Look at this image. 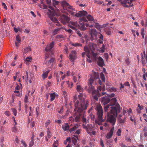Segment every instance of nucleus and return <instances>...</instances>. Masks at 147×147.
Masks as SVG:
<instances>
[{"mask_svg":"<svg viewBox=\"0 0 147 147\" xmlns=\"http://www.w3.org/2000/svg\"><path fill=\"white\" fill-rule=\"evenodd\" d=\"M73 102L74 103L75 109L74 111L76 112L74 115L75 117L74 118L72 117H69L70 120H73L77 122H80L82 116L81 113L84 110H86L88 105V101L86 102L84 100L81 101V103H80V101L78 100L75 96H74L73 99Z\"/></svg>","mask_w":147,"mask_h":147,"instance_id":"nucleus-1","label":"nucleus"},{"mask_svg":"<svg viewBox=\"0 0 147 147\" xmlns=\"http://www.w3.org/2000/svg\"><path fill=\"white\" fill-rule=\"evenodd\" d=\"M111 112H107V121L110 122L113 126L114 125L116 121V117L117 113L121 112L120 106L119 104L115 106L111 107Z\"/></svg>","mask_w":147,"mask_h":147,"instance_id":"nucleus-2","label":"nucleus"},{"mask_svg":"<svg viewBox=\"0 0 147 147\" xmlns=\"http://www.w3.org/2000/svg\"><path fill=\"white\" fill-rule=\"evenodd\" d=\"M61 4L63 9L65 10H66L70 13L71 15L75 16L76 17H80L83 16H86L88 14L86 11L83 10L80 11L78 13H75L73 11H75V9L73 7L65 1H62L61 2Z\"/></svg>","mask_w":147,"mask_h":147,"instance_id":"nucleus-3","label":"nucleus"},{"mask_svg":"<svg viewBox=\"0 0 147 147\" xmlns=\"http://www.w3.org/2000/svg\"><path fill=\"white\" fill-rule=\"evenodd\" d=\"M49 8L51 9H48L47 14L51 20L56 23V25L59 26L60 25L58 21L57 18L54 17L56 15L58 16L59 14V10L58 9H54V8L51 6H49Z\"/></svg>","mask_w":147,"mask_h":147,"instance_id":"nucleus-4","label":"nucleus"},{"mask_svg":"<svg viewBox=\"0 0 147 147\" xmlns=\"http://www.w3.org/2000/svg\"><path fill=\"white\" fill-rule=\"evenodd\" d=\"M95 109L97 111L96 114L98 119H95V122L99 125H101V123L104 121L102 118L103 111L102 107L100 105H97L96 106Z\"/></svg>","mask_w":147,"mask_h":147,"instance_id":"nucleus-5","label":"nucleus"},{"mask_svg":"<svg viewBox=\"0 0 147 147\" xmlns=\"http://www.w3.org/2000/svg\"><path fill=\"white\" fill-rule=\"evenodd\" d=\"M76 89L77 92H79L80 94L78 96L79 99L80 100V103H81V101L83 100H84L86 102L88 101L84 99V97H85L86 96L83 93L84 89L80 85H78L76 86Z\"/></svg>","mask_w":147,"mask_h":147,"instance_id":"nucleus-6","label":"nucleus"},{"mask_svg":"<svg viewBox=\"0 0 147 147\" xmlns=\"http://www.w3.org/2000/svg\"><path fill=\"white\" fill-rule=\"evenodd\" d=\"M93 82L94 79L92 78V76H91L90 77L88 83L89 88L88 89V92L89 93H92L93 95L97 92V91L94 89V87L92 86Z\"/></svg>","mask_w":147,"mask_h":147,"instance_id":"nucleus-7","label":"nucleus"},{"mask_svg":"<svg viewBox=\"0 0 147 147\" xmlns=\"http://www.w3.org/2000/svg\"><path fill=\"white\" fill-rule=\"evenodd\" d=\"M55 45V42L54 41H52L50 44L48 45L45 49V51L46 52H50L51 55L50 56H53L54 53L53 52V48Z\"/></svg>","mask_w":147,"mask_h":147,"instance_id":"nucleus-8","label":"nucleus"},{"mask_svg":"<svg viewBox=\"0 0 147 147\" xmlns=\"http://www.w3.org/2000/svg\"><path fill=\"white\" fill-rule=\"evenodd\" d=\"M144 56H143V54L141 53V61L142 65L143 66H146L147 67V51H146V53L145 54V51H144Z\"/></svg>","mask_w":147,"mask_h":147,"instance_id":"nucleus-9","label":"nucleus"},{"mask_svg":"<svg viewBox=\"0 0 147 147\" xmlns=\"http://www.w3.org/2000/svg\"><path fill=\"white\" fill-rule=\"evenodd\" d=\"M110 98L109 94H106L105 96L102 97L101 99V101L102 104L105 105L109 103L110 101Z\"/></svg>","mask_w":147,"mask_h":147,"instance_id":"nucleus-10","label":"nucleus"},{"mask_svg":"<svg viewBox=\"0 0 147 147\" xmlns=\"http://www.w3.org/2000/svg\"><path fill=\"white\" fill-rule=\"evenodd\" d=\"M70 20L69 17L64 15L61 16L60 18V21L64 24H66Z\"/></svg>","mask_w":147,"mask_h":147,"instance_id":"nucleus-11","label":"nucleus"},{"mask_svg":"<svg viewBox=\"0 0 147 147\" xmlns=\"http://www.w3.org/2000/svg\"><path fill=\"white\" fill-rule=\"evenodd\" d=\"M90 33L91 35L90 39L92 41H93L97 36V32L96 29H91Z\"/></svg>","mask_w":147,"mask_h":147,"instance_id":"nucleus-12","label":"nucleus"},{"mask_svg":"<svg viewBox=\"0 0 147 147\" xmlns=\"http://www.w3.org/2000/svg\"><path fill=\"white\" fill-rule=\"evenodd\" d=\"M78 23L77 22L70 21V24H69L68 26L71 28L73 30L77 29L78 26Z\"/></svg>","mask_w":147,"mask_h":147,"instance_id":"nucleus-13","label":"nucleus"},{"mask_svg":"<svg viewBox=\"0 0 147 147\" xmlns=\"http://www.w3.org/2000/svg\"><path fill=\"white\" fill-rule=\"evenodd\" d=\"M132 2H130L126 0L123 1L122 5L124 7H132L133 6V4H132Z\"/></svg>","mask_w":147,"mask_h":147,"instance_id":"nucleus-14","label":"nucleus"},{"mask_svg":"<svg viewBox=\"0 0 147 147\" xmlns=\"http://www.w3.org/2000/svg\"><path fill=\"white\" fill-rule=\"evenodd\" d=\"M71 54L69 55V59L71 61H74L76 58V52L75 50L71 51Z\"/></svg>","mask_w":147,"mask_h":147,"instance_id":"nucleus-15","label":"nucleus"},{"mask_svg":"<svg viewBox=\"0 0 147 147\" xmlns=\"http://www.w3.org/2000/svg\"><path fill=\"white\" fill-rule=\"evenodd\" d=\"M55 58L53 57L51 58L49 60H45L44 63L47 66H49L51 64L52 65L53 63L55 62Z\"/></svg>","mask_w":147,"mask_h":147,"instance_id":"nucleus-16","label":"nucleus"},{"mask_svg":"<svg viewBox=\"0 0 147 147\" xmlns=\"http://www.w3.org/2000/svg\"><path fill=\"white\" fill-rule=\"evenodd\" d=\"M92 78L94 79V81L96 79H98V83L100 85L102 84V82L99 78V74L98 73H96L95 72L92 76Z\"/></svg>","mask_w":147,"mask_h":147,"instance_id":"nucleus-17","label":"nucleus"},{"mask_svg":"<svg viewBox=\"0 0 147 147\" xmlns=\"http://www.w3.org/2000/svg\"><path fill=\"white\" fill-rule=\"evenodd\" d=\"M114 129V127L113 126L110 129L109 132L107 134L106 136V138L107 139H110L112 136L113 133Z\"/></svg>","mask_w":147,"mask_h":147,"instance_id":"nucleus-18","label":"nucleus"},{"mask_svg":"<svg viewBox=\"0 0 147 147\" xmlns=\"http://www.w3.org/2000/svg\"><path fill=\"white\" fill-rule=\"evenodd\" d=\"M98 64L100 66H102L104 65V61L103 59L100 57H99L98 59Z\"/></svg>","mask_w":147,"mask_h":147,"instance_id":"nucleus-19","label":"nucleus"},{"mask_svg":"<svg viewBox=\"0 0 147 147\" xmlns=\"http://www.w3.org/2000/svg\"><path fill=\"white\" fill-rule=\"evenodd\" d=\"M110 105L111 106H115L118 103H116L117 102V100L116 98H113L111 99Z\"/></svg>","mask_w":147,"mask_h":147,"instance_id":"nucleus-20","label":"nucleus"},{"mask_svg":"<svg viewBox=\"0 0 147 147\" xmlns=\"http://www.w3.org/2000/svg\"><path fill=\"white\" fill-rule=\"evenodd\" d=\"M85 24L84 23H81L78 24V28L80 29L81 30H85L86 29V27H85Z\"/></svg>","mask_w":147,"mask_h":147,"instance_id":"nucleus-21","label":"nucleus"},{"mask_svg":"<svg viewBox=\"0 0 147 147\" xmlns=\"http://www.w3.org/2000/svg\"><path fill=\"white\" fill-rule=\"evenodd\" d=\"M84 50L85 52L87 53L86 56L89 59H90V51L87 46H85L84 48Z\"/></svg>","mask_w":147,"mask_h":147,"instance_id":"nucleus-22","label":"nucleus"},{"mask_svg":"<svg viewBox=\"0 0 147 147\" xmlns=\"http://www.w3.org/2000/svg\"><path fill=\"white\" fill-rule=\"evenodd\" d=\"M79 127V125L78 124L76 123L74 124L73 127L70 129L69 130V131L70 133L73 132L74 131L76 130V129L78 128Z\"/></svg>","mask_w":147,"mask_h":147,"instance_id":"nucleus-23","label":"nucleus"},{"mask_svg":"<svg viewBox=\"0 0 147 147\" xmlns=\"http://www.w3.org/2000/svg\"><path fill=\"white\" fill-rule=\"evenodd\" d=\"M69 126L67 123H65L62 125V128L64 131L69 130Z\"/></svg>","mask_w":147,"mask_h":147,"instance_id":"nucleus-24","label":"nucleus"},{"mask_svg":"<svg viewBox=\"0 0 147 147\" xmlns=\"http://www.w3.org/2000/svg\"><path fill=\"white\" fill-rule=\"evenodd\" d=\"M63 74V73L61 71L60 72H55L54 73L55 76L56 78L59 79L60 78V75H62Z\"/></svg>","mask_w":147,"mask_h":147,"instance_id":"nucleus-25","label":"nucleus"},{"mask_svg":"<svg viewBox=\"0 0 147 147\" xmlns=\"http://www.w3.org/2000/svg\"><path fill=\"white\" fill-rule=\"evenodd\" d=\"M16 41L15 42L16 46L18 47L19 46V43L21 41V38L19 35H18L16 36Z\"/></svg>","mask_w":147,"mask_h":147,"instance_id":"nucleus-26","label":"nucleus"},{"mask_svg":"<svg viewBox=\"0 0 147 147\" xmlns=\"http://www.w3.org/2000/svg\"><path fill=\"white\" fill-rule=\"evenodd\" d=\"M126 117L125 116H124L122 118H118V121L120 123H124L125 121Z\"/></svg>","mask_w":147,"mask_h":147,"instance_id":"nucleus-27","label":"nucleus"},{"mask_svg":"<svg viewBox=\"0 0 147 147\" xmlns=\"http://www.w3.org/2000/svg\"><path fill=\"white\" fill-rule=\"evenodd\" d=\"M34 134H33L32 135V136L31 137V141H30V143H29V146L30 147H31L34 145Z\"/></svg>","mask_w":147,"mask_h":147,"instance_id":"nucleus-28","label":"nucleus"},{"mask_svg":"<svg viewBox=\"0 0 147 147\" xmlns=\"http://www.w3.org/2000/svg\"><path fill=\"white\" fill-rule=\"evenodd\" d=\"M96 45L95 44L92 43L90 44L89 45V48L90 50L92 51H94L95 49Z\"/></svg>","mask_w":147,"mask_h":147,"instance_id":"nucleus-29","label":"nucleus"},{"mask_svg":"<svg viewBox=\"0 0 147 147\" xmlns=\"http://www.w3.org/2000/svg\"><path fill=\"white\" fill-rule=\"evenodd\" d=\"M72 104V102H70V103H69V105H67V103L66 102V103L65 104V106L66 107V108H67V112H68V113H69V110L70 109H71L72 108V107L71 106V105Z\"/></svg>","mask_w":147,"mask_h":147,"instance_id":"nucleus-30","label":"nucleus"},{"mask_svg":"<svg viewBox=\"0 0 147 147\" xmlns=\"http://www.w3.org/2000/svg\"><path fill=\"white\" fill-rule=\"evenodd\" d=\"M92 56L93 58V59L95 60H96L97 57V54L96 53H95L93 51H92Z\"/></svg>","mask_w":147,"mask_h":147,"instance_id":"nucleus-31","label":"nucleus"},{"mask_svg":"<svg viewBox=\"0 0 147 147\" xmlns=\"http://www.w3.org/2000/svg\"><path fill=\"white\" fill-rule=\"evenodd\" d=\"M49 72V71H46L45 72H44L43 74H42V77L43 78H46L47 77V75Z\"/></svg>","mask_w":147,"mask_h":147,"instance_id":"nucleus-32","label":"nucleus"},{"mask_svg":"<svg viewBox=\"0 0 147 147\" xmlns=\"http://www.w3.org/2000/svg\"><path fill=\"white\" fill-rule=\"evenodd\" d=\"M85 16H87V18L89 21L92 22L94 20L93 17L90 15H87V14Z\"/></svg>","mask_w":147,"mask_h":147,"instance_id":"nucleus-33","label":"nucleus"},{"mask_svg":"<svg viewBox=\"0 0 147 147\" xmlns=\"http://www.w3.org/2000/svg\"><path fill=\"white\" fill-rule=\"evenodd\" d=\"M50 95L51 100V101L53 100L55 97V93L50 94Z\"/></svg>","mask_w":147,"mask_h":147,"instance_id":"nucleus-34","label":"nucleus"},{"mask_svg":"<svg viewBox=\"0 0 147 147\" xmlns=\"http://www.w3.org/2000/svg\"><path fill=\"white\" fill-rule=\"evenodd\" d=\"M100 94L97 93L96 94L94 95L93 96V98L96 101L98 100V97H100Z\"/></svg>","mask_w":147,"mask_h":147,"instance_id":"nucleus-35","label":"nucleus"},{"mask_svg":"<svg viewBox=\"0 0 147 147\" xmlns=\"http://www.w3.org/2000/svg\"><path fill=\"white\" fill-rule=\"evenodd\" d=\"M66 82L68 85V87L71 88L73 85L72 82H71L70 83L69 81H66Z\"/></svg>","mask_w":147,"mask_h":147,"instance_id":"nucleus-36","label":"nucleus"},{"mask_svg":"<svg viewBox=\"0 0 147 147\" xmlns=\"http://www.w3.org/2000/svg\"><path fill=\"white\" fill-rule=\"evenodd\" d=\"M106 144L107 145H111L113 142V140L111 139H107L106 140Z\"/></svg>","mask_w":147,"mask_h":147,"instance_id":"nucleus-37","label":"nucleus"},{"mask_svg":"<svg viewBox=\"0 0 147 147\" xmlns=\"http://www.w3.org/2000/svg\"><path fill=\"white\" fill-rule=\"evenodd\" d=\"M100 78L103 82L105 81V75L103 73H101L100 74Z\"/></svg>","mask_w":147,"mask_h":147,"instance_id":"nucleus-38","label":"nucleus"},{"mask_svg":"<svg viewBox=\"0 0 147 147\" xmlns=\"http://www.w3.org/2000/svg\"><path fill=\"white\" fill-rule=\"evenodd\" d=\"M31 51V48L30 47H28L24 49V53H25L30 51Z\"/></svg>","mask_w":147,"mask_h":147,"instance_id":"nucleus-39","label":"nucleus"},{"mask_svg":"<svg viewBox=\"0 0 147 147\" xmlns=\"http://www.w3.org/2000/svg\"><path fill=\"white\" fill-rule=\"evenodd\" d=\"M141 34L143 38H144L145 35V30L144 28H142L141 30Z\"/></svg>","mask_w":147,"mask_h":147,"instance_id":"nucleus-40","label":"nucleus"},{"mask_svg":"<svg viewBox=\"0 0 147 147\" xmlns=\"http://www.w3.org/2000/svg\"><path fill=\"white\" fill-rule=\"evenodd\" d=\"M47 136L48 137V138H51V133L50 131V129L49 127L48 128H47Z\"/></svg>","mask_w":147,"mask_h":147,"instance_id":"nucleus-41","label":"nucleus"},{"mask_svg":"<svg viewBox=\"0 0 147 147\" xmlns=\"http://www.w3.org/2000/svg\"><path fill=\"white\" fill-rule=\"evenodd\" d=\"M110 105H104V109L105 111L107 112L109 108Z\"/></svg>","mask_w":147,"mask_h":147,"instance_id":"nucleus-42","label":"nucleus"},{"mask_svg":"<svg viewBox=\"0 0 147 147\" xmlns=\"http://www.w3.org/2000/svg\"><path fill=\"white\" fill-rule=\"evenodd\" d=\"M72 45L74 47H82V44L78 43H72Z\"/></svg>","mask_w":147,"mask_h":147,"instance_id":"nucleus-43","label":"nucleus"},{"mask_svg":"<svg viewBox=\"0 0 147 147\" xmlns=\"http://www.w3.org/2000/svg\"><path fill=\"white\" fill-rule=\"evenodd\" d=\"M83 127L86 130L88 133L89 134L90 133V131H89V130L88 129V127L87 125L86 126V125H84V124H83Z\"/></svg>","mask_w":147,"mask_h":147,"instance_id":"nucleus-44","label":"nucleus"},{"mask_svg":"<svg viewBox=\"0 0 147 147\" xmlns=\"http://www.w3.org/2000/svg\"><path fill=\"white\" fill-rule=\"evenodd\" d=\"M77 139H76L74 137H73L72 138V141L74 145H76V143L77 141Z\"/></svg>","mask_w":147,"mask_h":147,"instance_id":"nucleus-45","label":"nucleus"},{"mask_svg":"<svg viewBox=\"0 0 147 147\" xmlns=\"http://www.w3.org/2000/svg\"><path fill=\"white\" fill-rule=\"evenodd\" d=\"M61 29V28H59L55 29L53 32V34L54 35L57 34L59 31Z\"/></svg>","mask_w":147,"mask_h":147,"instance_id":"nucleus-46","label":"nucleus"},{"mask_svg":"<svg viewBox=\"0 0 147 147\" xmlns=\"http://www.w3.org/2000/svg\"><path fill=\"white\" fill-rule=\"evenodd\" d=\"M53 6L56 7L55 5H57L58 4L59 2L58 1H57L56 0H53Z\"/></svg>","mask_w":147,"mask_h":147,"instance_id":"nucleus-47","label":"nucleus"},{"mask_svg":"<svg viewBox=\"0 0 147 147\" xmlns=\"http://www.w3.org/2000/svg\"><path fill=\"white\" fill-rule=\"evenodd\" d=\"M121 130L120 129H118V131H117V133H116V134L118 136H120L121 135Z\"/></svg>","mask_w":147,"mask_h":147,"instance_id":"nucleus-48","label":"nucleus"},{"mask_svg":"<svg viewBox=\"0 0 147 147\" xmlns=\"http://www.w3.org/2000/svg\"><path fill=\"white\" fill-rule=\"evenodd\" d=\"M100 49V51L101 52L103 53L105 52V45L103 44L102 47Z\"/></svg>","mask_w":147,"mask_h":147,"instance_id":"nucleus-49","label":"nucleus"},{"mask_svg":"<svg viewBox=\"0 0 147 147\" xmlns=\"http://www.w3.org/2000/svg\"><path fill=\"white\" fill-rule=\"evenodd\" d=\"M28 95L26 94L24 99V102L25 103H27L29 102V100L28 99Z\"/></svg>","mask_w":147,"mask_h":147,"instance_id":"nucleus-50","label":"nucleus"},{"mask_svg":"<svg viewBox=\"0 0 147 147\" xmlns=\"http://www.w3.org/2000/svg\"><path fill=\"white\" fill-rule=\"evenodd\" d=\"M50 55H51V53L50 54ZM50 56L51 57L50 55H49L47 53H46L45 56V60L47 61L48 60V59L50 57Z\"/></svg>","mask_w":147,"mask_h":147,"instance_id":"nucleus-51","label":"nucleus"},{"mask_svg":"<svg viewBox=\"0 0 147 147\" xmlns=\"http://www.w3.org/2000/svg\"><path fill=\"white\" fill-rule=\"evenodd\" d=\"M82 121L83 124L84 125H86L87 124V120L86 118L83 117L82 118Z\"/></svg>","mask_w":147,"mask_h":147,"instance_id":"nucleus-52","label":"nucleus"},{"mask_svg":"<svg viewBox=\"0 0 147 147\" xmlns=\"http://www.w3.org/2000/svg\"><path fill=\"white\" fill-rule=\"evenodd\" d=\"M50 121L49 120H47L46 122V123H45V127H47V126L50 124Z\"/></svg>","mask_w":147,"mask_h":147,"instance_id":"nucleus-53","label":"nucleus"},{"mask_svg":"<svg viewBox=\"0 0 147 147\" xmlns=\"http://www.w3.org/2000/svg\"><path fill=\"white\" fill-rule=\"evenodd\" d=\"M88 127V129L89 130H92L93 128V127L92 125L91 124H88L87 125Z\"/></svg>","mask_w":147,"mask_h":147,"instance_id":"nucleus-54","label":"nucleus"},{"mask_svg":"<svg viewBox=\"0 0 147 147\" xmlns=\"http://www.w3.org/2000/svg\"><path fill=\"white\" fill-rule=\"evenodd\" d=\"M32 58L30 57H27L26 58V60L28 62H31L32 61Z\"/></svg>","mask_w":147,"mask_h":147,"instance_id":"nucleus-55","label":"nucleus"},{"mask_svg":"<svg viewBox=\"0 0 147 147\" xmlns=\"http://www.w3.org/2000/svg\"><path fill=\"white\" fill-rule=\"evenodd\" d=\"M125 62L127 65H129L130 62L129 58H127L125 59Z\"/></svg>","mask_w":147,"mask_h":147,"instance_id":"nucleus-56","label":"nucleus"},{"mask_svg":"<svg viewBox=\"0 0 147 147\" xmlns=\"http://www.w3.org/2000/svg\"><path fill=\"white\" fill-rule=\"evenodd\" d=\"M21 143L23 144V146L24 147H27V145L25 143V142L23 140H21Z\"/></svg>","mask_w":147,"mask_h":147,"instance_id":"nucleus-57","label":"nucleus"},{"mask_svg":"<svg viewBox=\"0 0 147 147\" xmlns=\"http://www.w3.org/2000/svg\"><path fill=\"white\" fill-rule=\"evenodd\" d=\"M90 117L91 119L92 120H94L95 119V116L91 113L90 114Z\"/></svg>","mask_w":147,"mask_h":147,"instance_id":"nucleus-58","label":"nucleus"},{"mask_svg":"<svg viewBox=\"0 0 147 147\" xmlns=\"http://www.w3.org/2000/svg\"><path fill=\"white\" fill-rule=\"evenodd\" d=\"M94 26L97 29H100V25L98 23H95L94 24Z\"/></svg>","mask_w":147,"mask_h":147,"instance_id":"nucleus-59","label":"nucleus"},{"mask_svg":"<svg viewBox=\"0 0 147 147\" xmlns=\"http://www.w3.org/2000/svg\"><path fill=\"white\" fill-rule=\"evenodd\" d=\"M146 77H147V73H144L143 75V78L144 80H146Z\"/></svg>","mask_w":147,"mask_h":147,"instance_id":"nucleus-60","label":"nucleus"},{"mask_svg":"<svg viewBox=\"0 0 147 147\" xmlns=\"http://www.w3.org/2000/svg\"><path fill=\"white\" fill-rule=\"evenodd\" d=\"M61 77L60 78V81H61L62 80H63L65 79V77H66L65 74H64L63 75H61Z\"/></svg>","mask_w":147,"mask_h":147,"instance_id":"nucleus-61","label":"nucleus"},{"mask_svg":"<svg viewBox=\"0 0 147 147\" xmlns=\"http://www.w3.org/2000/svg\"><path fill=\"white\" fill-rule=\"evenodd\" d=\"M63 38V36L61 34L57 35L56 36V38L57 39H59V38Z\"/></svg>","mask_w":147,"mask_h":147,"instance_id":"nucleus-62","label":"nucleus"},{"mask_svg":"<svg viewBox=\"0 0 147 147\" xmlns=\"http://www.w3.org/2000/svg\"><path fill=\"white\" fill-rule=\"evenodd\" d=\"M12 131L14 132H16L17 131V128L15 126H14L12 128Z\"/></svg>","mask_w":147,"mask_h":147,"instance_id":"nucleus-63","label":"nucleus"},{"mask_svg":"<svg viewBox=\"0 0 147 147\" xmlns=\"http://www.w3.org/2000/svg\"><path fill=\"white\" fill-rule=\"evenodd\" d=\"M81 130L80 129H77L76 132L74 134H76L78 135L80 134V133Z\"/></svg>","mask_w":147,"mask_h":147,"instance_id":"nucleus-64","label":"nucleus"}]
</instances>
